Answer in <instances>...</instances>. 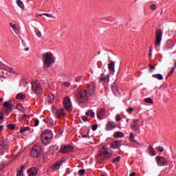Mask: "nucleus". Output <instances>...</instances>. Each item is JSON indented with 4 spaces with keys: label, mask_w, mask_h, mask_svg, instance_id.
<instances>
[{
    "label": "nucleus",
    "mask_w": 176,
    "mask_h": 176,
    "mask_svg": "<svg viewBox=\"0 0 176 176\" xmlns=\"http://www.w3.org/2000/svg\"><path fill=\"white\" fill-rule=\"evenodd\" d=\"M43 16H46L47 17H50V19H52L53 15L50 14H43Z\"/></svg>",
    "instance_id": "nucleus-48"
},
{
    "label": "nucleus",
    "mask_w": 176,
    "mask_h": 176,
    "mask_svg": "<svg viewBox=\"0 0 176 176\" xmlns=\"http://www.w3.org/2000/svg\"><path fill=\"white\" fill-rule=\"evenodd\" d=\"M5 143L3 142V141H0V146H2V148H5Z\"/></svg>",
    "instance_id": "nucleus-53"
},
{
    "label": "nucleus",
    "mask_w": 176,
    "mask_h": 176,
    "mask_svg": "<svg viewBox=\"0 0 176 176\" xmlns=\"http://www.w3.org/2000/svg\"><path fill=\"white\" fill-rule=\"evenodd\" d=\"M86 173V170L85 169H80L78 170L79 175H83Z\"/></svg>",
    "instance_id": "nucleus-42"
},
{
    "label": "nucleus",
    "mask_w": 176,
    "mask_h": 176,
    "mask_svg": "<svg viewBox=\"0 0 176 176\" xmlns=\"http://www.w3.org/2000/svg\"><path fill=\"white\" fill-rule=\"evenodd\" d=\"M148 149L150 156H156V151H155V148H153L152 145H149Z\"/></svg>",
    "instance_id": "nucleus-21"
},
{
    "label": "nucleus",
    "mask_w": 176,
    "mask_h": 176,
    "mask_svg": "<svg viewBox=\"0 0 176 176\" xmlns=\"http://www.w3.org/2000/svg\"><path fill=\"white\" fill-rule=\"evenodd\" d=\"M173 67H175V69L176 68V61H175V65H174Z\"/></svg>",
    "instance_id": "nucleus-62"
},
{
    "label": "nucleus",
    "mask_w": 176,
    "mask_h": 176,
    "mask_svg": "<svg viewBox=\"0 0 176 176\" xmlns=\"http://www.w3.org/2000/svg\"><path fill=\"white\" fill-rule=\"evenodd\" d=\"M98 119L102 120L105 117V109H100L98 111L97 113Z\"/></svg>",
    "instance_id": "nucleus-16"
},
{
    "label": "nucleus",
    "mask_w": 176,
    "mask_h": 176,
    "mask_svg": "<svg viewBox=\"0 0 176 176\" xmlns=\"http://www.w3.org/2000/svg\"><path fill=\"white\" fill-rule=\"evenodd\" d=\"M24 166H21L20 170L16 172V176H24Z\"/></svg>",
    "instance_id": "nucleus-28"
},
{
    "label": "nucleus",
    "mask_w": 176,
    "mask_h": 176,
    "mask_svg": "<svg viewBox=\"0 0 176 176\" xmlns=\"http://www.w3.org/2000/svg\"><path fill=\"white\" fill-rule=\"evenodd\" d=\"M42 61L44 69H47L54 63H56V56L52 52L45 53L43 55Z\"/></svg>",
    "instance_id": "nucleus-2"
},
{
    "label": "nucleus",
    "mask_w": 176,
    "mask_h": 176,
    "mask_svg": "<svg viewBox=\"0 0 176 176\" xmlns=\"http://www.w3.org/2000/svg\"><path fill=\"white\" fill-rule=\"evenodd\" d=\"M3 107L6 108V112H12V111H13V104H12V102H10V100L5 102Z\"/></svg>",
    "instance_id": "nucleus-13"
},
{
    "label": "nucleus",
    "mask_w": 176,
    "mask_h": 176,
    "mask_svg": "<svg viewBox=\"0 0 176 176\" xmlns=\"http://www.w3.org/2000/svg\"><path fill=\"white\" fill-rule=\"evenodd\" d=\"M109 69L111 72H115V62L111 60L110 63L109 64Z\"/></svg>",
    "instance_id": "nucleus-25"
},
{
    "label": "nucleus",
    "mask_w": 176,
    "mask_h": 176,
    "mask_svg": "<svg viewBox=\"0 0 176 176\" xmlns=\"http://www.w3.org/2000/svg\"><path fill=\"white\" fill-rule=\"evenodd\" d=\"M3 123V111H0V124Z\"/></svg>",
    "instance_id": "nucleus-35"
},
{
    "label": "nucleus",
    "mask_w": 176,
    "mask_h": 176,
    "mask_svg": "<svg viewBox=\"0 0 176 176\" xmlns=\"http://www.w3.org/2000/svg\"><path fill=\"white\" fill-rule=\"evenodd\" d=\"M63 85L65 86L66 87H69V86H71V83L68 82H64Z\"/></svg>",
    "instance_id": "nucleus-47"
},
{
    "label": "nucleus",
    "mask_w": 176,
    "mask_h": 176,
    "mask_svg": "<svg viewBox=\"0 0 176 176\" xmlns=\"http://www.w3.org/2000/svg\"><path fill=\"white\" fill-rule=\"evenodd\" d=\"M65 162V161L63 160H60L59 162H56L52 166L53 170H60V167H61V166H63V164Z\"/></svg>",
    "instance_id": "nucleus-19"
},
{
    "label": "nucleus",
    "mask_w": 176,
    "mask_h": 176,
    "mask_svg": "<svg viewBox=\"0 0 176 176\" xmlns=\"http://www.w3.org/2000/svg\"><path fill=\"white\" fill-rule=\"evenodd\" d=\"M54 95L53 94H50L47 98V102H49V104H53V102H54Z\"/></svg>",
    "instance_id": "nucleus-23"
},
{
    "label": "nucleus",
    "mask_w": 176,
    "mask_h": 176,
    "mask_svg": "<svg viewBox=\"0 0 176 176\" xmlns=\"http://www.w3.org/2000/svg\"><path fill=\"white\" fill-rule=\"evenodd\" d=\"M151 10H156V5H152L151 6Z\"/></svg>",
    "instance_id": "nucleus-55"
},
{
    "label": "nucleus",
    "mask_w": 176,
    "mask_h": 176,
    "mask_svg": "<svg viewBox=\"0 0 176 176\" xmlns=\"http://www.w3.org/2000/svg\"><path fill=\"white\" fill-rule=\"evenodd\" d=\"M100 82H103V85L104 86H107V83L109 82V75L105 76V74H102L100 75Z\"/></svg>",
    "instance_id": "nucleus-15"
},
{
    "label": "nucleus",
    "mask_w": 176,
    "mask_h": 176,
    "mask_svg": "<svg viewBox=\"0 0 176 176\" xmlns=\"http://www.w3.org/2000/svg\"><path fill=\"white\" fill-rule=\"evenodd\" d=\"M153 69H155V66L150 65L149 66V72H152V71H153Z\"/></svg>",
    "instance_id": "nucleus-50"
},
{
    "label": "nucleus",
    "mask_w": 176,
    "mask_h": 176,
    "mask_svg": "<svg viewBox=\"0 0 176 176\" xmlns=\"http://www.w3.org/2000/svg\"><path fill=\"white\" fill-rule=\"evenodd\" d=\"M27 116V115H23V116H22V120H24V118H25Z\"/></svg>",
    "instance_id": "nucleus-58"
},
{
    "label": "nucleus",
    "mask_w": 176,
    "mask_h": 176,
    "mask_svg": "<svg viewBox=\"0 0 176 176\" xmlns=\"http://www.w3.org/2000/svg\"><path fill=\"white\" fill-rule=\"evenodd\" d=\"M28 130H30V127L29 126H26V127H23V128H21V130H20V133H24L25 131H28Z\"/></svg>",
    "instance_id": "nucleus-36"
},
{
    "label": "nucleus",
    "mask_w": 176,
    "mask_h": 176,
    "mask_svg": "<svg viewBox=\"0 0 176 176\" xmlns=\"http://www.w3.org/2000/svg\"><path fill=\"white\" fill-rule=\"evenodd\" d=\"M14 127H15L14 124H10L8 125V128L10 129V130H13L14 129Z\"/></svg>",
    "instance_id": "nucleus-44"
},
{
    "label": "nucleus",
    "mask_w": 176,
    "mask_h": 176,
    "mask_svg": "<svg viewBox=\"0 0 176 176\" xmlns=\"http://www.w3.org/2000/svg\"><path fill=\"white\" fill-rule=\"evenodd\" d=\"M163 36V32L162 30L158 29L155 34V46H160L162 43V37Z\"/></svg>",
    "instance_id": "nucleus-9"
},
{
    "label": "nucleus",
    "mask_w": 176,
    "mask_h": 176,
    "mask_svg": "<svg viewBox=\"0 0 176 176\" xmlns=\"http://www.w3.org/2000/svg\"><path fill=\"white\" fill-rule=\"evenodd\" d=\"M113 129H116V122L113 121H109L106 124V131H111V130H113Z\"/></svg>",
    "instance_id": "nucleus-12"
},
{
    "label": "nucleus",
    "mask_w": 176,
    "mask_h": 176,
    "mask_svg": "<svg viewBox=\"0 0 176 176\" xmlns=\"http://www.w3.org/2000/svg\"><path fill=\"white\" fill-rule=\"evenodd\" d=\"M121 157L118 156L113 160V163H119L120 162Z\"/></svg>",
    "instance_id": "nucleus-38"
},
{
    "label": "nucleus",
    "mask_w": 176,
    "mask_h": 176,
    "mask_svg": "<svg viewBox=\"0 0 176 176\" xmlns=\"http://www.w3.org/2000/svg\"><path fill=\"white\" fill-rule=\"evenodd\" d=\"M148 57L151 58L152 57V47H150Z\"/></svg>",
    "instance_id": "nucleus-49"
},
{
    "label": "nucleus",
    "mask_w": 176,
    "mask_h": 176,
    "mask_svg": "<svg viewBox=\"0 0 176 176\" xmlns=\"http://www.w3.org/2000/svg\"><path fill=\"white\" fill-rule=\"evenodd\" d=\"M87 116H91V118H94V111L93 110H89L88 112H86Z\"/></svg>",
    "instance_id": "nucleus-32"
},
{
    "label": "nucleus",
    "mask_w": 176,
    "mask_h": 176,
    "mask_svg": "<svg viewBox=\"0 0 176 176\" xmlns=\"http://www.w3.org/2000/svg\"><path fill=\"white\" fill-rule=\"evenodd\" d=\"M157 151H160V152H163V151H164V148L161 146L157 147Z\"/></svg>",
    "instance_id": "nucleus-51"
},
{
    "label": "nucleus",
    "mask_w": 176,
    "mask_h": 176,
    "mask_svg": "<svg viewBox=\"0 0 176 176\" xmlns=\"http://www.w3.org/2000/svg\"><path fill=\"white\" fill-rule=\"evenodd\" d=\"M174 71H175V67H173L170 72L168 74V76H171L172 74H174Z\"/></svg>",
    "instance_id": "nucleus-41"
},
{
    "label": "nucleus",
    "mask_w": 176,
    "mask_h": 176,
    "mask_svg": "<svg viewBox=\"0 0 176 176\" xmlns=\"http://www.w3.org/2000/svg\"><path fill=\"white\" fill-rule=\"evenodd\" d=\"M3 129V126H0V131H2V129Z\"/></svg>",
    "instance_id": "nucleus-59"
},
{
    "label": "nucleus",
    "mask_w": 176,
    "mask_h": 176,
    "mask_svg": "<svg viewBox=\"0 0 176 176\" xmlns=\"http://www.w3.org/2000/svg\"><path fill=\"white\" fill-rule=\"evenodd\" d=\"M67 112L68 111L64 108H56L52 109V113L55 118H57V119H61V118H64V116L67 115Z\"/></svg>",
    "instance_id": "nucleus-5"
},
{
    "label": "nucleus",
    "mask_w": 176,
    "mask_h": 176,
    "mask_svg": "<svg viewBox=\"0 0 176 176\" xmlns=\"http://www.w3.org/2000/svg\"><path fill=\"white\" fill-rule=\"evenodd\" d=\"M100 176H106L105 175H104V174H102V175H101Z\"/></svg>",
    "instance_id": "nucleus-63"
},
{
    "label": "nucleus",
    "mask_w": 176,
    "mask_h": 176,
    "mask_svg": "<svg viewBox=\"0 0 176 176\" xmlns=\"http://www.w3.org/2000/svg\"><path fill=\"white\" fill-rule=\"evenodd\" d=\"M87 119H88L87 117L85 116L82 117V120H83V122H87Z\"/></svg>",
    "instance_id": "nucleus-54"
},
{
    "label": "nucleus",
    "mask_w": 176,
    "mask_h": 176,
    "mask_svg": "<svg viewBox=\"0 0 176 176\" xmlns=\"http://www.w3.org/2000/svg\"><path fill=\"white\" fill-rule=\"evenodd\" d=\"M153 78H155V79H158V80H163V76L160 74H153Z\"/></svg>",
    "instance_id": "nucleus-29"
},
{
    "label": "nucleus",
    "mask_w": 176,
    "mask_h": 176,
    "mask_svg": "<svg viewBox=\"0 0 176 176\" xmlns=\"http://www.w3.org/2000/svg\"><path fill=\"white\" fill-rule=\"evenodd\" d=\"M120 146H122V143L119 140H116L113 142L110 145V147L113 149H118Z\"/></svg>",
    "instance_id": "nucleus-17"
},
{
    "label": "nucleus",
    "mask_w": 176,
    "mask_h": 176,
    "mask_svg": "<svg viewBox=\"0 0 176 176\" xmlns=\"http://www.w3.org/2000/svg\"><path fill=\"white\" fill-rule=\"evenodd\" d=\"M39 155H41V146H34L31 151V156L32 157H39Z\"/></svg>",
    "instance_id": "nucleus-10"
},
{
    "label": "nucleus",
    "mask_w": 176,
    "mask_h": 176,
    "mask_svg": "<svg viewBox=\"0 0 176 176\" xmlns=\"http://www.w3.org/2000/svg\"><path fill=\"white\" fill-rule=\"evenodd\" d=\"M16 98L17 100H24V98H25V95L22 93L18 94L16 96Z\"/></svg>",
    "instance_id": "nucleus-30"
},
{
    "label": "nucleus",
    "mask_w": 176,
    "mask_h": 176,
    "mask_svg": "<svg viewBox=\"0 0 176 176\" xmlns=\"http://www.w3.org/2000/svg\"><path fill=\"white\" fill-rule=\"evenodd\" d=\"M81 137L82 138H90V136L89 135V134L82 135Z\"/></svg>",
    "instance_id": "nucleus-52"
},
{
    "label": "nucleus",
    "mask_w": 176,
    "mask_h": 176,
    "mask_svg": "<svg viewBox=\"0 0 176 176\" xmlns=\"http://www.w3.org/2000/svg\"><path fill=\"white\" fill-rule=\"evenodd\" d=\"M36 36H38V38L42 37V33L39 30L36 31Z\"/></svg>",
    "instance_id": "nucleus-40"
},
{
    "label": "nucleus",
    "mask_w": 176,
    "mask_h": 176,
    "mask_svg": "<svg viewBox=\"0 0 176 176\" xmlns=\"http://www.w3.org/2000/svg\"><path fill=\"white\" fill-rule=\"evenodd\" d=\"M53 138V133L50 130H46L41 134V141L44 145H47Z\"/></svg>",
    "instance_id": "nucleus-3"
},
{
    "label": "nucleus",
    "mask_w": 176,
    "mask_h": 176,
    "mask_svg": "<svg viewBox=\"0 0 176 176\" xmlns=\"http://www.w3.org/2000/svg\"><path fill=\"white\" fill-rule=\"evenodd\" d=\"M43 122L45 123H47V124H48V127H53V126H54L55 123L54 120H53V119L48 118L46 119L43 120Z\"/></svg>",
    "instance_id": "nucleus-20"
},
{
    "label": "nucleus",
    "mask_w": 176,
    "mask_h": 176,
    "mask_svg": "<svg viewBox=\"0 0 176 176\" xmlns=\"http://www.w3.org/2000/svg\"><path fill=\"white\" fill-rule=\"evenodd\" d=\"M93 94H94V87L88 85L87 89H80L76 96L79 104H86L89 101L90 96H93Z\"/></svg>",
    "instance_id": "nucleus-1"
},
{
    "label": "nucleus",
    "mask_w": 176,
    "mask_h": 176,
    "mask_svg": "<svg viewBox=\"0 0 176 176\" xmlns=\"http://www.w3.org/2000/svg\"><path fill=\"white\" fill-rule=\"evenodd\" d=\"M114 137L115 138H124V133H123V132L118 131L114 134Z\"/></svg>",
    "instance_id": "nucleus-26"
},
{
    "label": "nucleus",
    "mask_w": 176,
    "mask_h": 176,
    "mask_svg": "<svg viewBox=\"0 0 176 176\" xmlns=\"http://www.w3.org/2000/svg\"><path fill=\"white\" fill-rule=\"evenodd\" d=\"M16 4L19 8H21V9L24 10V3L23 1H21V0H16Z\"/></svg>",
    "instance_id": "nucleus-31"
},
{
    "label": "nucleus",
    "mask_w": 176,
    "mask_h": 176,
    "mask_svg": "<svg viewBox=\"0 0 176 176\" xmlns=\"http://www.w3.org/2000/svg\"><path fill=\"white\" fill-rule=\"evenodd\" d=\"M113 153L111 150H108L107 148H104L103 150H101L97 157L99 159V160H104V159H109L111 156H112Z\"/></svg>",
    "instance_id": "nucleus-4"
},
{
    "label": "nucleus",
    "mask_w": 176,
    "mask_h": 176,
    "mask_svg": "<svg viewBox=\"0 0 176 176\" xmlns=\"http://www.w3.org/2000/svg\"><path fill=\"white\" fill-rule=\"evenodd\" d=\"M144 102H146V104H153V99L147 98L144 99Z\"/></svg>",
    "instance_id": "nucleus-33"
},
{
    "label": "nucleus",
    "mask_w": 176,
    "mask_h": 176,
    "mask_svg": "<svg viewBox=\"0 0 176 176\" xmlns=\"http://www.w3.org/2000/svg\"><path fill=\"white\" fill-rule=\"evenodd\" d=\"M10 26L13 30V31L15 32V34H19L20 33V30L17 28V25L16 24L10 23Z\"/></svg>",
    "instance_id": "nucleus-24"
},
{
    "label": "nucleus",
    "mask_w": 176,
    "mask_h": 176,
    "mask_svg": "<svg viewBox=\"0 0 176 176\" xmlns=\"http://www.w3.org/2000/svg\"><path fill=\"white\" fill-rule=\"evenodd\" d=\"M63 109H65L67 112H69L72 109V102L69 97H65L63 99Z\"/></svg>",
    "instance_id": "nucleus-8"
},
{
    "label": "nucleus",
    "mask_w": 176,
    "mask_h": 176,
    "mask_svg": "<svg viewBox=\"0 0 176 176\" xmlns=\"http://www.w3.org/2000/svg\"><path fill=\"white\" fill-rule=\"evenodd\" d=\"M97 129H98V124H94V125L92 126L93 131H96V130H97Z\"/></svg>",
    "instance_id": "nucleus-46"
},
{
    "label": "nucleus",
    "mask_w": 176,
    "mask_h": 176,
    "mask_svg": "<svg viewBox=\"0 0 176 176\" xmlns=\"http://www.w3.org/2000/svg\"><path fill=\"white\" fill-rule=\"evenodd\" d=\"M138 119H133L131 124V129H135L137 130V124H138Z\"/></svg>",
    "instance_id": "nucleus-27"
},
{
    "label": "nucleus",
    "mask_w": 176,
    "mask_h": 176,
    "mask_svg": "<svg viewBox=\"0 0 176 176\" xmlns=\"http://www.w3.org/2000/svg\"><path fill=\"white\" fill-rule=\"evenodd\" d=\"M28 176H36L38 174V169L35 167H32L30 169L28 170Z\"/></svg>",
    "instance_id": "nucleus-18"
},
{
    "label": "nucleus",
    "mask_w": 176,
    "mask_h": 176,
    "mask_svg": "<svg viewBox=\"0 0 176 176\" xmlns=\"http://www.w3.org/2000/svg\"><path fill=\"white\" fill-rule=\"evenodd\" d=\"M32 89L34 93H36L37 94H41V93H42V86L38 81H33L32 82Z\"/></svg>",
    "instance_id": "nucleus-6"
},
{
    "label": "nucleus",
    "mask_w": 176,
    "mask_h": 176,
    "mask_svg": "<svg viewBox=\"0 0 176 176\" xmlns=\"http://www.w3.org/2000/svg\"><path fill=\"white\" fill-rule=\"evenodd\" d=\"M25 52H28L30 50V48L29 47H26V48H25Z\"/></svg>",
    "instance_id": "nucleus-57"
},
{
    "label": "nucleus",
    "mask_w": 176,
    "mask_h": 176,
    "mask_svg": "<svg viewBox=\"0 0 176 176\" xmlns=\"http://www.w3.org/2000/svg\"><path fill=\"white\" fill-rule=\"evenodd\" d=\"M136 173H132L129 175V176H135Z\"/></svg>",
    "instance_id": "nucleus-56"
},
{
    "label": "nucleus",
    "mask_w": 176,
    "mask_h": 176,
    "mask_svg": "<svg viewBox=\"0 0 176 176\" xmlns=\"http://www.w3.org/2000/svg\"><path fill=\"white\" fill-rule=\"evenodd\" d=\"M155 160L158 166H167V160L164 157L157 156Z\"/></svg>",
    "instance_id": "nucleus-11"
},
{
    "label": "nucleus",
    "mask_w": 176,
    "mask_h": 176,
    "mask_svg": "<svg viewBox=\"0 0 176 176\" xmlns=\"http://www.w3.org/2000/svg\"><path fill=\"white\" fill-rule=\"evenodd\" d=\"M2 101H3V98H0V102H2Z\"/></svg>",
    "instance_id": "nucleus-61"
},
{
    "label": "nucleus",
    "mask_w": 176,
    "mask_h": 176,
    "mask_svg": "<svg viewBox=\"0 0 176 176\" xmlns=\"http://www.w3.org/2000/svg\"><path fill=\"white\" fill-rule=\"evenodd\" d=\"M126 112L129 114L131 115V113H133V112H134V109H133V107H129L126 109Z\"/></svg>",
    "instance_id": "nucleus-37"
},
{
    "label": "nucleus",
    "mask_w": 176,
    "mask_h": 176,
    "mask_svg": "<svg viewBox=\"0 0 176 176\" xmlns=\"http://www.w3.org/2000/svg\"><path fill=\"white\" fill-rule=\"evenodd\" d=\"M129 141H131V142H135V140L134 139V134L133 133H131L129 135Z\"/></svg>",
    "instance_id": "nucleus-34"
},
{
    "label": "nucleus",
    "mask_w": 176,
    "mask_h": 176,
    "mask_svg": "<svg viewBox=\"0 0 176 176\" xmlns=\"http://www.w3.org/2000/svg\"><path fill=\"white\" fill-rule=\"evenodd\" d=\"M20 155H21V152H19L18 153H17V155L16 156H20Z\"/></svg>",
    "instance_id": "nucleus-60"
},
{
    "label": "nucleus",
    "mask_w": 176,
    "mask_h": 176,
    "mask_svg": "<svg viewBox=\"0 0 176 176\" xmlns=\"http://www.w3.org/2000/svg\"><path fill=\"white\" fill-rule=\"evenodd\" d=\"M34 126L35 127L39 126V120L38 119L34 120Z\"/></svg>",
    "instance_id": "nucleus-45"
},
{
    "label": "nucleus",
    "mask_w": 176,
    "mask_h": 176,
    "mask_svg": "<svg viewBox=\"0 0 176 176\" xmlns=\"http://www.w3.org/2000/svg\"><path fill=\"white\" fill-rule=\"evenodd\" d=\"M116 122H120V120H122V117L120 116V115H119V114L116 115Z\"/></svg>",
    "instance_id": "nucleus-43"
},
{
    "label": "nucleus",
    "mask_w": 176,
    "mask_h": 176,
    "mask_svg": "<svg viewBox=\"0 0 176 176\" xmlns=\"http://www.w3.org/2000/svg\"><path fill=\"white\" fill-rule=\"evenodd\" d=\"M0 68L1 69H3V71H1V74H3V76H5V75H8V72H10L11 74H16V72L14 71V69H13L12 67H9L5 65L3 63H0Z\"/></svg>",
    "instance_id": "nucleus-7"
},
{
    "label": "nucleus",
    "mask_w": 176,
    "mask_h": 176,
    "mask_svg": "<svg viewBox=\"0 0 176 176\" xmlns=\"http://www.w3.org/2000/svg\"><path fill=\"white\" fill-rule=\"evenodd\" d=\"M111 89H112L113 93L115 95L119 94V88L118 87V85L116 83H113Z\"/></svg>",
    "instance_id": "nucleus-22"
},
{
    "label": "nucleus",
    "mask_w": 176,
    "mask_h": 176,
    "mask_svg": "<svg viewBox=\"0 0 176 176\" xmlns=\"http://www.w3.org/2000/svg\"><path fill=\"white\" fill-rule=\"evenodd\" d=\"M16 109L19 111H24V107H23V105L21 104H19L16 106Z\"/></svg>",
    "instance_id": "nucleus-39"
},
{
    "label": "nucleus",
    "mask_w": 176,
    "mask_h": 176,
    "mask_svg": "<svg viewBox=\"0 0 176 176\" xmlns=\"http://www.w3.org/2000/svg\"><path fill=\"white\" fill-rule=\"evenodd\" d=\"M73 149L72 146L67 144L60 148V153H69V152H72Z\"/></svg>",
    "instance_id": "nucleus-14"
}]
</instances>
